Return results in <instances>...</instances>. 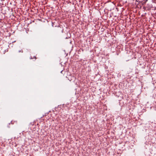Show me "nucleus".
Masks as SVG:
<instances>
[{"label": "nucleus", "mask_w": 156, "mask_h": 156, "mask_svg": "<svg viewBox=\"0 0 156 156\" xmlns=\"http://www.w3.org/2000/svg\"><path fill=\"white\" fill-rule=\"evenodd\" d=\"M19 52L23 53V50H22V49H21V50H19Z\"/></svg>", "instance_id": "1"}]
</instances>
